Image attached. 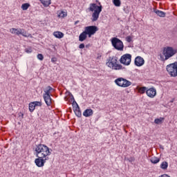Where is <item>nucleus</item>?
<instances>
[{
	"mask_svg": "<svg viewBox=\"0 0 177 177\" xmlns=\"http://www.w3.org/2000/svg\"><path fill=\"white\" fill-rule=\"evenodd\" d=\"M36 157H44L48 158V156H50L52 149H49L48 146L42 144H39L34 148Z\"/></svg>",
	"mask_w": 177,
	"mask_h": 177,
	"instance_id": "obj_1",
	"label": "nucleus"
},
{
	"mask_svg": "<svg viewBox=\"0 0 177 177\" xmlns=\"http://www.w3.org/2000/svg\"><path fill=\"white\" fill-rule=\"evenodd\" d=\"M102 9V5L97 6L95 3L90 4L88 10H90V12H93L91 16V21H97L99 16H100Z\"/></svg>",
	"mask_w": 177,
	"mask_h": 177,
	"instance_id": "obj_2",
	"label": "nucleus"
},
{
	"mask_svg": "<svg viewBox=\"0 0 177 177\" xmlns=\"http://www.w3.org/2000/svg\"><path fill=\"white\" fill-rule=\"evenodd\" d=\"M106 66L109 67V68H111V70H125L124 67L120 64H118V57H109V61L106 62Z\"/></svg>",
	"mask_w": 177,
	"mask_h": 177,
	"instance_id": "obj_3",
	"label": "nucleus"
},
{
	"mask_svg": "<svg viewBox=\"0 0 177 177\" xmlns=\"http://www.w3.org/2000/svg\"><path fill=\"white\" fill-rule=\"evenodd\" d=\"M176 53H177L176 49L171 46L165 47L163 49V56L160 55V59L161 60H168V59H170V57H172V56H175Z\"/></svg>",
	"mask_w": 177,
	"mask_h": 177,
	"instance_id": "obj_4",
	"label": "nucleus"
},
{
	"mask_svg": "<svg viewBox=\"0 0 177 177\" xmlns=\"http://www.w3.org/2000/svg\"><path fill=\"white\" fill-rule=\"evenodd\" d=\"M111 42L112 44V46L114 47L116 50H119L120 52H122L124 50V43L121 39L117 38V37H113L111 39Z\"/></svg>",
	"mask_w": 177,
	"mask_h": 177,
	"instance_id": "obj_5",
	"label": "nucleus"
},
{
	"mask_svg": "<svg viewBox=\"0 0 177 177\" xmlns=\"http://www.w3.org/2000/svg\"><path fill=\"white\" fill-rule=\"evenodd\" d=\"M115 84L121 88H128L132 85V82L124 77H119L115 80Z\"/></svg>",
	"mask_w": 177,
	"mask_h": 177,
	"instance_id": "obj_6",
	"label": "nucleus"
},
{
	"mask_svg": "<svg viewBox=\"0 0 177 177\" xmlns=\"http://www.w3.org/2000/svg\"><path fill=\"white\" fill-rule=\"evenodd\" d=\"M84 31L87 33L88 38H91L92 35H95L99 31V28L96 26H89L84 28Z\"/></svg>",
	"mask_w": 177,
	"mask_h": 177,
	"instance_id": "obj_7",
	"label": "nucleus"
},
{
	"mask_svg": "<svg viewBox=\"0 0 177 177\" xmlns=\"http://www.w3.org/2000/svg\"><path fill=\"white\" fill-rule=\"evenodd\" d=\"M119 62L121 64L129 66L131 62H132V55L131 54H124L120 57Z\"/></svg>",
	"mask_w": 177,
	"mask_h": 177,
	"instance_id": "obj_8",
	"label": "nucleus"
},
{
	"mask_svg": "<svg viewBox=\"0 0 177 177\" xmlns=\"http://www.w3.org/2000/svg\"><path fill=\"white\" fill-rule=\"evenodd\" d=\"M10 32L11 34H15V35H22L23 37H28L30 35L26 32V30L23 28H12L10 29Z\"/></svg>",
	"mask_w": 177,
	"mask_h": 177,
	"instance_id": "obj_9",
	"label": "nucleus"
},
{
	"mask_svg": "<svg viewBox=\"0 0 177 177\" xmlns=\"http://www.w3.org/2000/svg\"><path fill=\"white\" fill-rule=\"evenodd\" d=\"M37 158L35 160V163L36 164L37 167L41 168L45 165V162L46 160H49V158H45L44 156H37Z\"/></svg>",
	"mask_w": 177,
	"mask_h": 177,
	"instance_id": "obj_10",
	"label": "nucleus"
},
{
	"mask_svg": "<svg viewBox=\"0 0 177 177\" xmlns=\"http://www.w3.org/2000/svg\"><path fill=\"white\" fill-rule=\"evenodd\" d=\"M157 95V91L154 88H150L147 90V95L149 97H151L153 99V97H155L156 95Z\"/></svg>",
	"mask_w": 177,
	"mask_h": 177,
	"instance_id": "obj_11",
	"label": "nucleus"
},
{
	"mask_svg": "<svg viewBox=\"0 0 177 177\" xmlns=\"http://www.w3.org/2000/svg\"><path fill=\"white\" fill-rule=\"evenodd\" d=\"M134 63L136 66L140 67L145 64V59L142 57L138 56L136 57Z\"/></svg>",
	"mask_w": 177,
	"mask_h": 177,
	"instance_id": "obj_12",
	"label": "nucleus"
},
{
	"mask_svg": "<svg viewBox=\"0 0 177 177\" xmlns=\"http://www.w3.org/2000/svg\"><path fill=\"white\" fill-rule=\"evenodd\" d=\"M43 97L47 106H50V104H52V98L50 97V95L44 94Z\"/></svg>",
	"mask_w": 177,
	"mask_h": 177,
	"instance_id": "obj_13",
	"label": "nucleus"
},
{
	"mask_svg": "<svg viewBox=\"0 0 177 177\" xmlns=\"http://www.w3.org/2000/svg\"><path fill=\"white\" fill-rule=\"evenodd\" d=\"M84 117H92L93 115V110L87 109L83 112Z\"/></svg>",
	"mask_w": 177,
	"mask_h": 177,
	"instance_id": "obj_14",
	"label": "nucleus"
},
{
	"mask_svg": "<svg viewBox=\"0 0 177 177\" xmlns=\"http://www.w3.org/2000/svg\"><path fill=\"white\" fill-rule=\"evenodd\" d=\"M86 38H88V35H87L86 32L84 30L80 35L79 41L80 42H84V41H85V39H86Z\"/></svg>",
	"mask_w": 177,
	"mask_h": 177,
	"instance_id": "obj_15",
	"label": "nucleus"
},
{
	"mask_svg": "<svg viewBox=\"0 0 177 177\" xmlns=\"http://www.w3.org/2000/svg\"><path fill=\"white\" fill-rule=\"evenodd\" d=\"M44 92V95H50L52 92H55V88H52L50 86H48L46 88Z\"/></svg>",
	"mask_w": 177,
	"mask_h": 177,
	"instance_id": "obj_16",
	"label": "nucleus"
},
{
	"mask_svg": "<svg viewBox=\"0 0 177 177\" xmlns=\"http://www.w3.org/2000/svg\"><path fill=\"white\" fill-rule=\"evenodd\" d=\"M137 91H138V93H140L141 95H143V93H145L147 92V87L146 86H137L136 87Z\"/></svg>",
	"mask_w": 177,
	"mask_h": 177,
	"instance_id": "obj_17",
	"label": "nucleus"
},
{
	"mask_svg": "<svg viewBox=\"0 0 177 177\" xmlns=\"http://www.w3.org/2000/svg\"><path fill=\"white\" fill-rule=\"evenodd\" d=\"M53 35L54 37H55V38H58L59 39H60L61 38H63V37H64V33L60 31H56L53 32Z\"/></svg>",
	"mask_w": 177,
	"mask_h": 177,
	"instance_id": "obj_18",
	"label": "nucleus"
},
{
	"mask_svg": "<svg viewBox=\"0 0 177 177\" xmlns=\"http://www.w3.org/2000/svg\"><path fill=\"white\" fill-rule=\"evenodd\" d=\"M154 13H156L159 17H165V12L158 10H153Z\"/></svg>",
	"mask_w": 177,
	"mask_h": 177,
	"instance_id": "obj_19",
	"label": "nucleus"
},
{
	"mask_svg": "<svg viewBox=\"0 0 177 177\" xmlns=\"http://www.w3.org/2000/svg\"><path fill=\"white\" fill-rule=\"evenodd\" d=\"M41 3L44 6V8H48L50 3H52L50 0H40Z\"/></svg>",
	"mask_w": 177,
	"mask_h": 177,
	"instance_id": "obj_20",
	"label": "nucleus"
},
{
	"mask_svg": "<svg viewBox=\"0 0 177 177\" xmlns=\"http://www.w3.org/2000/svg\"><path fill=\"white\" fill-rule=\"evenodd\" d=\"M150 161L152 164H158L160 162V158L154 156L151 158Z\"/></svg>",
	"mask_w": 177,
	"mask_h": 177,
	"instance_id": "obj_21",
	"label": "nucleus"
},
{
	"mask_svg": "<svg viewBox=\"0 0 177 177\" xmlns=\"http://www.w3.org/2000/svg\"><path fill=\"white\" fill-rule=\"evenodd\" d=\"M165 120V118H156L155 119L154 122L155 124H162Z\"/></svg>",
	"mask_w": 177,
	"mask_h": 177,
	"instance_id": "obj_22",
	"label": "nucleus"
},
{
	"mask_svg": "<svg viewBox=\"0 0 177 177\" xmlns=\"http://www.w3.org/2000/svg\"><path fill=\"white\" fill-rule=\"evenodd\" d=\"M160 168L161 169H167L168 168V162L167 161H163L161 164H160Z\"/></svg>",
	"mask_w": 177,
	"mask_h": 177,
	"instance_id": "obj_23",
	"label": "nucleus"
},
{
	"mask_svg": "<svg viewBox=\"0 0 177 177\" xmlns=\"http://www.w3.org/2000/svg\"><path fill=\"white\" fill-rule=\"evenodd\" d=\"M73 106L74 111H77V110H80V106H78V104H77V102L73 101Z\"/></svg>",
	"mask_w": 177,
	"mask_h": 177,
	"instance_id": "obj_24",
	"label": "nucleus"
},
{
	"mask_svg": "<svg viewBox=\"0 0 177 177\" xmlns=\"http://www.w3.org/2000/svg\"><path fill=\"white\" fill-rule=\"evenodd\" d=\"M30 8V3H26L21 5V9L22 10H27Z\"/></svg>",
	"mask_w": 177,
	"mask_h": 177,
	"instance_id": "obj_25",
	"label": "nucleus"
},
{
	"mask_svg": "<svg viewBox=\"0 0 177 177\" xmlns=\"http://www.w3.org/2000/svg\"><path fill=\"white\" fill-rule=\"evenodd\" d=\"M29 110L30 113H32V111H34V110H35V105H34V104L32 102H30L29 104Z\"/></svg>",
	"mask_w": 177,
	"mask_h": 177,
	"instance_id": "obj_26",
	"label": "nucleus"
},
{
	"mask_svg": "<svg viewBox=\"0 0 177 177\" xmlns=\"http://www.w3.org/2000/svg\"><path fill=\"white\" fill-rule=\"evenodd\" d=\"M113 2L115 6H117V7L121 6V0H113Z\"/></svg>",
	"mask_w": 177,
	"mask_h": 177,
	"instance_id": "obj_27",
	"label": "nucleus"
},
{
	"mask_svg": "<svg viewBox=\"0 0 177 177\" xmlns=\"http://www.w3.org/2000/svg\"><path fill=\"white\" fill-rule=\"evenodd\" d=\"M32 103L34 104L35 107H37V106L41 107V106H42V102H41L36 101V102H33Z\"/></svg>",
	"mask_w": 177,
	"mask_h": 177,
	"instance_id": "obj_28",
	"label": "nucleus"
},
{
	"mask_svg": "<svg viewBox=\"0 0 177 177\" xmlns=\"http://www.w3.org/2000/svg\"><path fill=\"white\" fill-rule=\"evenodd\" d=\"M75 114L77 115V117H81L82 115V113H81V110L78 109L77 111H75Z\"/></svg>",
	"mask_w": 177,
	"mask_h": 177,
	"instance_id": "obj_29",
	"label": "nucleus"
},
{
	"mask_svg": "<svg viewBox=\"0 0 177 177\" xmlns=\"http://www.w3.org/2000/svg\"><path fill=\"white\" fill-rule=\"evenodd\" d=\"M123 10L127 15H128V13H129V7L127 6H124Z\"/></svg>",
	"mask_w": 177,
	"mask_h": 177,
	"instance_id": "obj_30",
	"label": "nucleus"
},
{
	"mask_svg": "<svg viewBox=\"0 0 177 177\" xmlns=\"http://www.w3.org/2000/svg\"><path fill=\"white\" fill-rule=\"evenodd\" d=\"M126 41H127V42H129V43L132 42V37H131V36H127V37H126Z\"/></svg>",
	"mask_w": 177,
	"mask_h": 177,
	"instance_id": "obj_31",
	"label": "nucleus"
},
{
	"mask_svg": "<svg viewBox=\"0 0 177 177\" xmlns=\"http://www.w3.org/2000/svg\"><path fill=\"white\" fill-rule=\"evenodd\" d=\"M25 52L26 53H31L32 52V49L31 48V47H30L29 48H26Z\"/></svg>",
	"mask_w": 177,
	"mask_h": 177,
	"instance_id": "obj_32",
	"label": "nucleus"
},
{
	"mask_svg": "<svg viewBox=\"0 0 177 177\" xmlns=\"http://www.w3.org/2000/svg\"><path fill=\"white\" fill-rule=\"evenodd\" d=\"M37 59H39V60H44V55L42 54H38Z\"/></svg>",
	"mask_w": 177,
	"mask_h": 177,
	"instance_id": "obj_33",
	"label": "nucleus"
},
{
	"mask_svg": "<svg viewBox=\"0 0 177 177\" xmlns=\"http://www.w3.org/2000/svg\"><path fill=\"white\" fill-rule=\"evenodd\" d=\"M51 62H52V63H56V62H57V58L52 57L51 58Z\"/></svg>",
	"mask_w": 177,
	"mask_h": 177,
	"instance_id": "obj_34",
	"label": "nucleus"
},
{
	"mask_svg": "<svg viewBox=\"0 0 177 177\" xmlns=\"http://www.w3.org/2000/svg\"><path fill=\"white\" fill-rule=\"evenodd\" d=\"M80 49H84L85 48V44H80L79 46Z\"/></svg>",
	"mask_w": 177,
	"mask_h": 177,
	"instance_id": "obj_35",
	"label": "nucleus"
},
{
	"mask_svg": "<svg viewBox=\"0 0 177 177\" xmlns=\"http://www.w3.org/2000/svg\"><path fill=\"white\" fill-rule=\"evenodd\" d=\"M128 161H129V162H133V161H135V158L131 157L128 159Z\"/></svg>",
	"mask_w": 177,
	"mask_h": 177,
	"instance_id": "obj_36",
	"label": "nucleus"
},
{
	"mask_svg": "<svg viewBox=\"0 0 177 177\" xmlns=\"http://www.w3.org/2000/svg\"><path fill=\"white\" fill-rule=\"evenodd\" d=\"M66 15L65 12H62L60 14L61 17H64V15Z\"/></svg>",
	"mask_w": 177,
	"mask_h": 177,
	"instance_id": "obj_37",
	"label": "nucleus"
},
{
	"mask_svg": "<svg viewBox=\"0 0 177 177\" xmlns=\"http://www.w3.org/2000/svg\"><path fill=\"white\" fill-rule=\"evenodd\" d=\"M19 117H21V118H24V114H23L22 113H19Z\"/></svg>",
	"mask_w": 177,
	"mask_h": 177,
	"instance_id": "obj_38",
	"label": "nucleus"
},
{
	"mask_svg": "<svg viewBox=\"0 0 177 177\" xmlns=\"http://www.w3.org/2000/svg\"><path fill=\"white\" fill-rule=\"evenodd\" d=\"M78 23H80V21H76L75 22V25L76 26V24H78Z\"/></svg>",
	"mask_w": 177,
	"mask_h": 177,
	"instance_id": "obj_39",
	"label": "nucleus"
},
{
	"mask_svg": "<svg viewBox=\"0 0 177 177\" xmlns=\"http://www.w3.org/2000/svg\"><path fill=\"white\" fill-rule=\"evenodd\" d=\"M86 48H88V46H86Z\"/></svg>",
	"mask_w": 177,
	"mask_h": 177,
	"instance_id": "obj_40",
	"label": "nucleus"
}]
</instances>
